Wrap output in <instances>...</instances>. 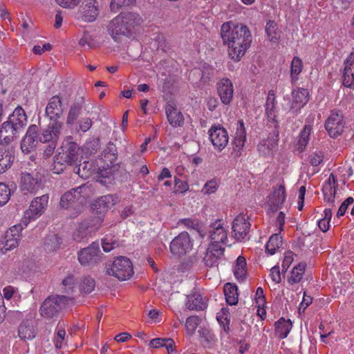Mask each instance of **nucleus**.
<instances>
[{
    "label": "nucleus",
    "instance_id": "nucleus-36",
    "mask_svg": "<svg viewBox=\"0 0 354 354\" xmlns=\"http://www.w3.org/2000/svg\"><path fill=\"white\" fill-rule=\"evenodd\" d=\"M234 274L239 281H243L246 276V261L245 259L239 256L236 262Z\"/></svg>",
    "mask_w": 354,
    "mask_h": 354
},
{
    "label": "nucleus",
    "instance_id": "nucleus-13",
    "mask_svg": "<svg viewBox=\"0 0 354 354\" xmlns=\"http://www.w3.org/2000/svg\"><path fill=\"white\" fill-rule=\"evenodd\" d=\"M209 139L214 148L222 151L228 143V133L227 130L221 125H213L209 129Z\"/></svg>",
    "mask_w": 354,
    "mask_h": 354
},
{
    "label": "nucleus",
    "instance_id": "nucleus-64",
    "mask_svg": "<svg viewBox=\"0 0 354 354\" xmlns=\"http://www.w3.org/2000/svg\"><path fill=\"white\" fill-rule=\"evenodd\" d=\"M3 297L9 300L13 296V294L15 292V289L12 286H7L3 288Z\"/></svg>",
    "mask_w": 354,
    "mask_h": 354
},
{
    "label": "nucleus",
    "instance_id": "nucleus-49",
    "mask_svg": "<svg viewBox=\"0 0 354 354\" xmlns=\"http://www.w3.org/2000/svg\"><path fill=\"white\" fill-rule=\"evenodd\" d=\"M75 281L74 276L71 274L68 275L62 281V285L64 288V292L66 294L65 295L71 297V295L74 292Z\"/></svg>",
    "mask_w": 354,
    "mask_h": 354
},
{
    "label": "nucleus",
    "instance_id": "nucleus-3",
    "mask_svg": "<svg viewBox=\"0 0 354 354\" xmlns=\"http://www.w3.org/2000/svg\"><path fill=\"white\" fill-rule=\"evenodd\" d=\"M142 19L135 12H122L110 21L108 32L115 41H120L122 36H129L134 28L141 24Z\"/></svg>",
    "mask_w": 354,
    "mask_h": 354
},
{
    "label": "nucleus",
    "instance_id": "nucleus-26",
    "mask_svg": "<svg viewBox=\"0 0 354 354\" xmlns=\"http://www.w3.org/2000/svg\"><path fill=\"white\" fill-rule=\"evenodd\" d=\"M343 73V84L351 88L354 86V55L351 54L344 61Z\"/></svg>",
    "mask_w": 354,
    "mask_h": 354
},
{
    "label": "nucleus",
    "instance_id": "nucleus-45",
    "mask_svg": "<svg viewBox=\"0 0 354 354\" xmlns=\"http://www.w3.org/2000/svg\"><path fill=\"white\" fill-rule=\"evenodd\" d=\"M73 171L82 178L86 179L92 174V165L89 162L84 161L83 163L75 166Z\"/></svg>",
    "mask_w": 354,
    "mask_h": 354
},
{
    "label": "nucleus",
    "instance_id": "nucleus-12",
    "mask_svg": "<svg viewBox=\"0 0 354 354\" xmlns=\"http://www.w3.org/2000/svg\"><path fill=\"white\" fill-rule=\"evenodd\" d=\"M324 126L328 135L332 138H336L342 134L345 127V121L342 111L332 110Z\"/></svg>",
    "mask_w": 354,
    "mask_h": 354
},
{
    "label": "nucleus",
    "instance_id": "nucleus-62",
    "mask_svg": "<svg viewBox=\"0 0 354 354\" xmlns=\"http://www.w3.org/2000/svg\"><path fill=\"white\" fill-rule=\"evenodd\" d=\"M256 302L259 306L260 305H263L265 304V296L263 294V290L262 288L259 287L257 289L256 294Z\"/></svg>",
    "mask_w": 354,
    "mask_h": 354
},
{
    "label": "nucleus",
    "instance_id": "nucleus-6",
    "mask_svg": "<svg viewBox=\"0 0 354 354\" xmlns=\"http://www.w3.org/2000/svg\"><path fill=\"white\" fill-rule=\"evenodd\" d=\"M105 270L106 274L114 276L120 281L129 279L134 273L130 259L122 256L118 257L112 262L106 264Z\"/></svg>",
    "mask_w": 354,
    "mask_h": 354
},
{
    "label": "nucleus",
    "instance_id": "nucleus-30",
    "mask_svg": "<svg viewBox=\"0 0 354 354\" xmlns=\"http://www.w3.org/2000/svg\"><path fill=\"white\" fill-rule=\"evenodd\" d=\"M83 108L82 101L74 102L70 106L66 124L69 128H73L76 124L77 120L80 115Z\"/></svg>",
    "mask_w": 354,
    "mask_h": 354
},
{
    "label": "nucleus",
    "instance_id": "nucleus-16",
    "mask_svg": "<svg viewBox=\"0 0 354 354\" xmlns=\"http://www.w3.org/2000/svg\"><path fill=\"white\" fill-rule=\"evenodd\" d=\"M21 189L26 193L35 194L41 188V180L37 174L23 173L21 177Z\"/></svg>",
    "mask_w": 354,
    "mask_h": 354
},
{
    "label": "nucleus",
    "instance_id": "nucleus-59",
    "mask_svg": "<svg viewBox=\"0 0 354 354\" xmlns=\"http://www.w3.org/2000/svg\"><path fill=\"white\" fill-rule=\"evenodd\" d=\"M66 165H67L64 162H59V160H57L56 155L54 157V163L52 170L55 174H60L64 170Z\"/></svg>",
    "mask_w": 354,
    "mask_h": 354
},
{
    "label": "nucleus",
    "instance_id": "nucleus-52",
    "mask_svg": "<svg viewBox=\"0 0 354 354\" xmlns=\"http://www.w3.org/2000/svg\"><path fill=\"white\" fill-rule=\"evenodd\" d=\"M10 189L4 183H0V206L5 205L10 199Z\"/></svg>",
    "mask_w": 354,
    "mask_h": 354
},
{
    "label": "nucleus",
    "instance_id": "nucleus-33",
    "mask_svg": "<svg viewBox=\"0 0 354 354\" xmlns=\"http://www.w3.org/2000/svg\"><path fill=\"white\" fill-rule=\"evenodd\" d=\"M223 291L226 302L229 305H236L238 303V288L236 285L227 283L225 284Z\"/></svg>",
    "mask_w": 354,
    "mask_h": 354
},
{
    "label": "nucleus",
    "instance_id": "nucleus-31",
    "mask_svg": "<svg viewBox=\"0 0 354 354\" xmlns=\"http://www.w3.org/2000/svg\"><path fill=\"white\" fill-rule=\"evenodd\" d=\"M115 205V199L112 195H105L99 198L92 205L97 214H102Z\"/></svg>",
    "mask_w": 354,
    "mask_h": 354
},
{
    "label": "nucleus",
    "instance_id": "nucleus-1",
    "mask_svg": "<svg viewBox=\"0 0 354 354\" xmlns=\"http://www.w3.org/2000/svg\"><path fill=\"white\" fill-rule=\"evenodd\" d=\"M221 37L223 44L228 46L229 56L234 61H239L245 55L252 42L248 28L243 24L224 23L221 28Z\"/></svg>",
    "mask_w": 354,
    "mask_h": 354
},
{
    "label": "nucleus",
    "instance_id": "nucleus-4",
    "mask_svg": "<svg viewBox=\"0 0 354 354\" xmlns=\"http://www.w3.org/2000/svg\"><path fill=\"white\" fill-rule=\"evenodd\" d=\"M62 100L59 95L53 96L48 101L45 109V115L49 122L44 129L43 138H48L50 136L49 131L53 132L54 136H57L59 131H61L64 127V123L60 120L63 114Z\"/></svg>",
    "mask_w": 354,
    "mask_h": 354
},
{
    "label": "nucleus",
    "instance_id": "nucleus-21",
    "mask_svg": "<svg viewBox=\"0 0 354 354\" xmlns=\"http://www.w3.org/2000/svg\"><path fill=\"white\" fill-rule=\"evenodd\" d=\"M225 248L220 245H209L203 258L206 266L212 268L218 266V260L223 255Z\"/></svg>",
    "mask_w": 354,
    "mask_h": 354
},
{
    "label": "nucleus",
    "instance_id": "nucleus-50",
    "mask_svg": "<svg viewBox=\"0 0 354 354\" xmlns=\"http://www.w3.org/2000/svg\"><path fill=\"white\" fill-rule=\"evenodd\" d=\"M266 114L269 122H272L274 124V128L278 127L277 121L275 115V103L272 102L266 104Z\"/></svg>",
    "mask_w": 354,
    "mask_h": 354
},
{
    "label": "nucleus",
    "instance_id": "nucleus-56",
    "mask_svg": "<svg viewBox=\"0 0 354 354\" xmlns=\"http://www.w3.org/2000/svg\"><path fill=\"white\" fill-rule=\"evenodd\" d=\"M218 188V183L216 180L212 179L209 181H207L203 187L205 193L206 194H212L214 193Z\"/></svg>",
    "mask_w": 354,
    "mask_h": 354
},
{
    "label": "nucleus",
    "instance_id": "nucleus-17",
    "mask_svg": "<svg viewBox=\"0 0 354 354\" xmlns=\"http://www.w3.org/2000/svg\"><path fill=\"white\" fill-rule=\"evenodd\" d=\"M286 199V189L283 185H280L278 188H274L272 193L269 196L268 205V213H274L279 209L282 207V205Z\"/></svg>",
    "mask_w": 354,
    "mask_h": 354
},
{
    "label": "nucleus",
    "instance_id": "nucleus-54",
    "mask_svg": "<svg viewBox=\"0 0 354 354\" xmlns=\"http://www.w3.org/2000/svg\"><path fill=\"white\" fill-rule=\"evenodd\" d=\"M175 192L184 193L189 189L188 184L178 178H175Z\"/></svg>",
    "mask_w": 354,
    "mask_h": 354
},
{
    "label": "nucleus",
    "instance_id": "nucleus-47",
    "mask_svg": "<svg viewBox=\"0 0 354 354\" xmlns=\"http://www.w3.org/2000/svg\"><path fill=\"white\" fill-rule=\"evenodd\" d=\"M95 281L90 276L84 277L80 284V290L86 294L91 293L95 288Z\"/></svg>",
    "mask_w": 354,
    "mask_h": 354
},
{
    "label": "nucleus",
    "instance_id": "nucleus-42",
    "mask_svg": "<svg viewBox=\"0 0 354 354\" xmlns=\"http://www.w3.org/2000/svg\"><path fill=\"white\" fill-rule=\"evenodd\" d=\"M303 68V62L298 57H295L291 62L290 66V77L292 83H295L298 80V75L301 72Z\"/></svg>",
    "mask_w": 354,
    "mask_h": 354
},
{
    "label": "nucleus",
    "instance_id": "nucleus-25",
    "mask_svg": "<svg viewBox=\"0 0 354 354\" xmlns=\"http://www.w3.org/2000/svg\"><path fill=\"white\" fill-rule=\"evenodd\" d=\"M165 113L168 122L172 127H181L184 124V117L174 102H168L165 106Z\"/></svg>",
    "mask_w": 354,
    "mask_h": 354
},
{
    "label": "nucleus",
    "instance_id": "nucleus-43",
    "mask_svg": "<svg viewBox=\"0 0 354 354\" xmlns=\"http://www.w3.org/2000/svg\"><path fill=\"white\" fill-rule=\"evenodd\" d=\"M61 243V239L57 234H49L45 238V249L49 252L56 250L59 248Z\"/></svg>",
    "mask_w": 354,
    "mask_h": 354
},
{
    "label": "nucleus",
    "instance_id": "nucleus-37",
    "mask_svg": "<svg viewBox=\"0 0 354 354\" xmlns=\"http://www.w3.org/2000/svg\"><path fill=\"white\" fill-rule=\"evenodd\" d=\"M306 264L305 263H299L295 266L291 272L290 277L288 279L290 284L299 283L304 274Z\"/></svg>",
    "mask_w": 354,
    "mask_h": 354
},
{
    "label": "nucleus",
    "instance_id": "nucleus-57",
    "mask_svg": "<svg viewBox=\"0 0 354 354\" xmlns=\"http://www.w3.org/2000/svg\"><path fill=\"white\" fill-rule=\"evenodd\" d=\"M293 252H288L286 253L283 263H282V270L286 272L293 261Z\"/></svg>",
    "mask_w": 354,
    "mask_h": 354
},
{
    "label": "nucleus",
    "instance_id": "nucleus-24",
    "mask_svg": "<svg viewBox=\"0 0 354 354\" xmlns=\"http://www.w3.org/2000/svg\"><path fill=\"white\" fill-rule=\"evenodd\" d=\"M209 234L212 241L210 245L224 243L227 239V232L223 227L221 220H216L211 224Z\"/></svg>",
    "mask_w": 354,
    "mask_h": 354
},
{
    "label": "nucleus",
    "instance_id": "nucleus-41",
    "mask_svg": "<svg viewBox=\"0 0 354 354\" xmlns=\"http://www.w3.org/2000/svg\"><path fill=\"white\" fill-rule=\"evenodd\" d=\"M266 32L271 42H278L280 38V32L278 30L277 24L274 21L270 20L267 22Z\"/></svg>",
    "mask_w": 354,
    "mask_h": 354
},
{
    "label": "nucleus",
    "instance_id": "nucleus-14",
    "mask_svg": "<svg viewBox=\"0 0 354 354\" xmlns=\"http://www.w3.org/2000/svg\"><path fill=\"white\" fill-rule=\"evenodd\" d=\"M84 189H86L84 185L66 192L61 197L60 205L68 209L71 207L76 206L77 204H82L85 200V197L82 195Z\"/></svg>",
    "mask_w": 354,
    "mask_h": 354
},
{
    "label": "nucleus",
    "instance_id": "nucleus-55",
    "mask_svg": "<svg viewBox=\"0 0 354 354\" xmlns=\"http://www.w3.org/2000/svg\"><path fill=\"white\" fill-rule=\"evenodd\" d=\"M354 202L353 197L350 196L347 198L340 205L337 213V216L340 217L344 215L349 205Z\"/></svg>",
    "mask_w": 354,
    "mask_h": 354
},
{
    "label": "nucleus",
    "instance_id": "nucleus-8",
    "mask_svg": "<svg viewBox=\"0 0 354 354\" xmlns=\"http://www.w3.org/2000/svg\"><path fill=\"white\" fill-rule=\"evenodd\" d=\"M48 195L44 194L41 196L36 197L32 201L29 209L24 213L22 222L27 226L31 221H35L43 214L48 206Z\"/></svg>",
    "mask_w": 354,
    "mask_h": 354
},
{
    "label": "nucleus",
    "instance_id": "nucleus-11",
    "mask_svg": "<svg viewBox=\"0 0 354 354\" xmlns=\"http://www.w3.org/2000/svg\"><path fill=\"white\" fill-rule=\"evenodd\" d=\"M60 149L61 151L57 154V160L59 162H64L67 165H71L77 161L80 148L76 142L65 140Z\"/></svg>",
    "mask_w": 354,
    "mask_h": 354
},
{
    "label": "nucleus",
    "instance_id": "nucleus-60",
    "mask_svg": "<svg viewBox=\"0 0 354 354\" xmlns=\"http://www.w3.org/2000/svg\"><path fill=\"white\" fill-rule=\"evenodd\" d=\"M80 0H56V2L63 8H73L77 6Z\"/></svg>",
    "mask_w": 354,
    "mask_h": 354
},
{
    "label": "nucleus",
    "instance_id": "nucleus-63",
    "mask_svg": "<svg viewBox=\"0 0 354 354\" xmlns=\"http://www.w3.org/2000/svg\"><path fill=\"white\" fill-rule=\"evenodd\" d=\"M171 174L169 169L167 167H164L162 169L160 174L158 176L157 179H158V182H160L166 178H171Z\"/></svg>",
    "mask_w": 354,
    "mask_h": 354
},
{
    "label": "nucleus",
    "instance_id": "nucleus-29",
    "mask_svg": "<svg viewBox=\"0 0 354 354\" xmlns=\"http://www.w3.org/2000/svg\"><path fill=\"white\" fill-rule=\"evenodd\" d=\"M336 185L337 180L333 174H330L328 179L322 187L324 199L329 203H333L335 202V197L337 192Z\"/></svg>",
    "mask_w": 354,
    "mask_h": 354
},
{
    "label": "nucleus",
    "instance_id": "nucleus-40",
    "mask_svg": "<svg viewBox=\"0 0 354 354\" xmlns=\"http://www.w3.org/2000/svg\"><path fill=\"white\" fill-rule=\"evenodd\" d=\"M282 245V238L278 234L272 235L266 245L267 253L272 255L275 254L277 249Z\"/></svg>",
    "mask_w": 354,
    "mask_h": 354
},
{
    "label": "nucleus",
    "instance_id": "nucleus-23",
    "mask_svg": "<svg viewBox=\"0 0 354 354\" xmlns=\"http://www.w3.org/2000/svg\"><path fill=\"white\" fill-rule=\"evenodd\" d=\"M185 306L190 310H204L207 307V299L199 292H195L187 296Z\"/></svg>",
    "mask_w": 354,
    "mask_h": 354
},
{
    "label": "nucleus",
    "instance_id": "nucleus-19",
    "mask_svg": "<svg viewBox=\"0 0 354 354\" xmlns=\"http://www.w3.org/2000/svg\"><path fill=\"white\" fill-rule=\"evenodd\" d=\"M251 224L242 215H238L232 223V232L237 241H243L249 233Z\"/></svg>",
    "mask_w": 354,
    "mask_h": 354
},
{
    "label": "nucleus",
    "instance_id": "nucleus-18",
    "mask_svg": "<svg viewBox=\"0 0 354 354\" xmlns=\"http://www.w3.org/2000/svg\"><path fill=\"white\" fill-rule=\"evenodd\" d=\"M80 8V17L86 22L94 21L100 13L98 3L96 0H84Z\"/></svg>",
    "mask_w": 354,
    "mask_h": 354
},
{
    "label": "nucleus",
    "instance_id": "nucleus-38",
    "mask_svg": "<svg viewBox=\"0 0 354 354\" xmlns=\"http://www.w3.org/2000/svg\"><path fill=\"white\" fill-rule=\"evenodd\" d=\"M102 156L104 161L110 162L111 165L113 164L118 157V151L115 145L112 142H109L106 147L103 150Z\"/></svg>",
    "mask_w": 354,
    "mask_h": 354
},
{
    "label": "nucleus",
    "instance_id": "nucleus-44",
    "mask_svg": "<svg viewBox=\"0 0 354 354\" xmlns=\"http://www.w3.org/2000/svg\"><path fill=\"white\" fill-rule=\"evenodd\" d=\"M311 130V126L305 125L301 131L297 143L298 150L299 152H302L304 150L307 143L308 142Z\"/></svg>",
    "mask_w": 354,
    "mask_h": 354
},
{
    "label": "nucleus",
    "instance_id": "nucleus-28",
    "mask_svg": "<svg viewBox=\"0 0 354 354\" xmlns=\"http://www.w3.org/2000/svg\"><path fill=\"white\" fill-rule=\"evenodd\" d=\"M18 335L21 339L24 341L35 338L36 336L35 322L32 319L24 320L19 326Z\"/></svg>",
    "mask_w": 354,
    "mask_h": 354
},
{
    "label": "nucleus",
    "instance_id": "nucleus-22",
    "mask_svg": "<svg viewBox=\"0 0 354 354\" xmlns=\"http://www.w3.org/2000/svg\"><path fill=\"white\" fill-rule=\"evenodd\" d=\"M292 104L290 111L298 113L309 100V93L307 89L300 88L292 92Z\"/></svg>",
    "mask_w": 354,
    "mask_h": 354
},
{
    "label": "nucleus",
    "instance_id": "nucleus-46",
    "mask_svg": "<svg viewBox=\"0 0 354 354\" xmlns=\"http://www.w3.org/2000/svg\"><path fill=\"white\" fill-rule=\"evenodd\" d=\"M135 2L136 0H111L110 10L113 12H117L120 8L129 7Z\"/></svg>",
    "mask_w": 354,
    "mask_h": 354
},
{
    "label": "nucleus",
    "instance_id": "nucleus-61",
    "mask_svg": "<svg viewBox=\"0 0 354 354\" xmlns=\"http://www.w3.org/2000/svg\"><path fill=\"white\" fill-rule=\"evenodd\" d=\"M323 155L321 152L314 153L310 156V164L313 167L319 166L323 162Z\"/></svg>",
    "mask_w": 354,
    "mask_h": 354
},
{
    "label": "nucleus",
    "instance_id": "nucleus-9",
    "mask_svg": "<svg viewBox=\"0 0 354 354\" xmlns=\"http://www.w3.org/2000/svg\"><path fill=\"white\" fill-rule=\"evenodd\" d=\"M102 219L100 216H94L81 222L73 234V240L81 242L100 227Z\"/></svg>",
    "mask_w": 354,
    "mask_h": 354
},
{
    "label": "nucleus",
    "instance_id": "nucleus-35",
    "mask_svg": "<svg viewBox=\"0 0 354 354\" xmlns=\"http://www.w3.org/2000/svg\"><path fill=\"white\" fill-rule=\"evenodd\" d=\"M178 224L183 225L188 229L196 230L202 239L206 235V232L204 231L201 223L198 220L191 218H182L178 221Z\"/></svg>",
    "mask_w": 354,
    "mask_h": 354
},
{
    "label": "nucleus",
    "instance_id": "nucleus-51",
    "mask_svg": "<svg viewBox=\"0 0 354 354\" xmlns=\"http://www.w3.org/2000/svg\"><path fill=\"white\" fill-rule=\"evenodd\" d=\"M200 322V318L197 316H190L189 317L185 323V327L187 330V333L190 335H192L196 330L198 325Z\"/></svg>",
    "mask_w": 354,
    "mask_h": 354
},
{
    "label": "nucleus",
    "instance_id": "nucleus-53",
    "mask_svg": "<svg viewBox=\"0 0 354 354\" xmlns=\"http://www.w3.org/2000/svg\"><path fill=\"white\" fill-rule=\"evenodd\" d=\"M26 226L24 223L22 222V219L21 220V223L11 227L8 231L6 232V234H9L12 237H17L19 239V233L22 231L24 227Z\"/></svg>",
    "mask_w": 354,
    "mask_h": 354
},
{
    "label": "nucleus",
    "instance_id": "nucleus-58",
    "mask_svg": "<svg viewBox=\"0 0 354 354\" xmlns=\"http://www.w3.org/2000/svg\"><path fill=\"white\" fill-rule=\"evenodd\" d=\"M270 277L272 280L276 283H279L281 282V272L279 270V267L278 266H274L270 270Z\"/></svg>",
    "mask_w": 354,
    "mask_h": 354
},
{
    "label": "nucleus",
    "instance_id": "nucleus-34",
    "mask_svg": "<svg viewBox=\"0 0 354 354\" xmlns=\"http://www.w3.org/2000/svg\"><path fill=\"white\" fill-rule=\"evenodd\" d=\"M275 331L280 339L286 338L292 328V322L290 319H285L283 317L279 319L275 323Z\"/></svg>",
    "mask_w": 354,
    "mask_h": 354
},
{
    "label": "nucleus",
    "instance_id": "nucleus-48",
    "mask_svg": "<svg viewBox=\"0 0 354 354\" xmlns=\"http://www.w3.org/2000/svg\"><path fill=\"white\" fill-rule=\"evenodd\" d=\"M92 126V121L89 118H84L78 121L77 124H75L72 129H74L76 132H86Z\"/></svg>",
    "mask_w": 354,
    "mask_h": 354
},
{
    "label": "nucleus",
    "instance_id": "nucleus-5",
    "mask_svg": "<svg viewBox=\"0 0 354 354\" xmlns=\"http://www.w3.org/2000/svg\"><path fill=\"white\" fill-rule=\"evenodd\" d=\"M74 298L66 295L48 297L42 303L39 311L41 317L51 319L57 316L67 304H73Z\"/></svg>",
    "mask_w": 354,
    "mask_h": 354
},
{
    "label": "nucleus",
    "instance_id": "nucleus-20",
    "mask_svg": "<svg viewBox=\"0 0 354 354\" xmlns=\"http://www.w3.org/2000/svg\"><path fill=\"white\" fill-rule=\"evenodd\" d=\"M217 92L224 104H230L234 95L233 84L228 78H223L216 84Z\"/></svg>",
    "mask_w": 354,
    "mask_h": 354
},
{
    "label": "nucleus",
    "instance_id": "nucleus-32",
    "mask_svg": "<svg viewBox=\"0 0 354 354\" xmlns=\"http://www.w3.org/2000/svg\"><path fill=\"white\" fill-rule=\"evenodd\" d=\"M246 140V133L244 127V122L242 120H239L236 129V136L233 141L234 149L235 151L240 152L245 145Z\"/></svg>",
    "mask_w": 354,
    "mask_h": 354
},
{
    "label": "nucleus",
    "instance_id": "nucleus-7",
    "mask_svg": "<svg viewBox=\"0 0 354 354\" xmlns=\"http://www.w3.org/2000/svg\"><path fill=\"white\" fill-rule=\"evenodd\" d=\"M103 255L99 242L94 241L78 252V261L84 266H93L102 261Z\"/></svg>",
    "mask_w": 354,
    "mask_h": 354
},
{
    "label": "nucleus",
    "instance_id": "nucleus-10",
    "mask_svg": "<svg viewBox=\"0 0 354 354\" xmlns=\"http://www.w3.org/2000/svg\"><path fill=\"white\" fill-rule=\"evenodd\" d=\"M193 248V241L188 232H183L171 241L169 250L176 257H182L189 252Z\"/></svg>",
    "mask_w": 354,
    "mask_h": 354
},
{
    "label": "nucleus",
    "instance_id": "nucleus-15",
    "mask_svg": "<svg viewBox=\"0 0 354 354\" xmlns=\"http://www.w3.org/2000/svg\"><path fill=\"white\" fill-rule=\"evenodd\" d=\"M39 127L36 124L30 125L21 142V149L25 154L33 151L39 140Z\"/></svg>",
    "mask_w": 354,
    "mask_h": 354
},
{
    "label": "nucleus",
    "instance_id": "nucleus-27",
    "mask_svg": "<svg viewBox=\"0 0 354 354\" xmlns=\"http://www.w3.org/2000/svg\"><path fill=\"white\" fill-rule=\"evenodd\" d=\"M49 133H50V136H48V138H43V136H44V133L46 134V133L44 132V129L42 130L41 133H40V136L39 137V142H43V143H48V145L46 146H45V147H44V153H43L44 157L46 158H49L54 153L55 149L57 147V140L59 139V137L61 134V131H59L57 136L55 137L54 136V135H53V132L49 131Z\"/></svg>",
    "mask_w": 354,
    "mask_h": 354
},
{
    "label": "nucleus",
    "instance_id": "nucleus-2",
    "mask_svg": "<svg viewBox=\"0 0 354 354\" xmlns=\"http://www.w3.org/2000/svg\"><path fill=\"white\" fill-rule=\"evenodd\" d=\"M28 122L24 109L18 106L0 126V145H8L23 131Z\"/></svg>",
    "mask_w": 354,
    "mask_h": 354
},
{
    "label": "nucleus",
    "instance_id": "nucleus-39",
    "mask_svg": "<svg viewBox=\"0 0 354 354\" xmlns=\"http://www.w3.org/2000/svg\"><path fill=\"white\" fill-rule=\"evenodd\" d=\"M15 160V156L11 151H5L0 153V174L4 173L11 167Z\"/></svg>",
    "mask_w": 354,
    "mask_h": 354
}]
</instances>
